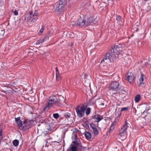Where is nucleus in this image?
<instances>
[{
	"instance_id": "f257e3e1",
	"label": "nucleus",
	"mask_w": 151,
	"mask_h": 151,
	"mask_svg": "<svg viewBox=\"0 0 151 151\" xmlns=\"http://www.w3.org/2000/svg\"><path fill=\"white\" fill-rule=\"evenodd\" d=\"M122 48L117 45L112 47L111 49L106 54L101 60V63L103 62L107 63L109 61L113 62L117 58H122L123 53L121 50Z\"/></svg>"
},
{
	"instance_id": "f03ea898",
	"label": "nucleus",
	"mask_w": 151,
	"mask_h": 151,
	"mask_svg": "<svg viewBox=\"0 0 151 151\" xmlns=\"http://www.w3.org/2000/svg\"><path fill=\"white\" fill-rule=\"evenodd\" d=\"M72 137L76 140L72 142L69 148L67 149V151H77V150L84 151L86 149V147L82 146L80 140L76 139L77 137V133L73 132Z\"/></svg>"
},
{
	"instance_id": "7ed1b4c3",
	"label": "nucleus",
	"mask_w": 151,
	"mask_h": 151,
	"mask_svg": "<svg viewBox=\"0 0 151 151\" xmlns=\"http://www.w3.org/2000/svg\"><path fill=\"white\" fill-rule=\"evenodd\" d=\"M95 19L92 17L89 18L86 20L79 19L77 22V25L79 27H86L89 25L94 23Z\"/></svg>"
},
{
	"instance_id": "20e7f679",
	"label": "nucleus",
	"mask_w": 151,
	"mask_h": 151,
	"mask_svg": "<svg viewBox=\"0 0 151 151\" xmlns=\"http://www.w3.org/2000/svg\"><path fill=\"white\" fill-rule=\"evenodd\" d=\"M39 15L36 10L30 11L27 14L25 20L28 22H35L38 19Z\"/></svg>"
},
{
	"instance_id": "39448f33",
	"label": "nucleus",
	"mask_w": 151,
	"mask_h": 151,
	"mask_svg": "<svg viewBox=\"0 0 151 151\" xmlns=\"http://www.w3.org/2000/svg\"><path fill=\"white\" fill-rule=\"evenodd\" d=\"M65 6L63 0H58L54 4L53 9L56 12L61 13L64 11Z\"/></svg>"
},
{
	"instance_id": "423d86ee",
	"label": "nucleus",
	"mask_w": 151,
	"mask_h": 151,
	"mask_svg": "<svg viewBox=\"0 0 151 151\" xmlns=\"http://www.w3.org/2000/svg\"><path fill=\"white\" fill-rule=\"evenodd\" d=\"M87 107V106L84 104L77 106L75 109L77 116L79 117L84 116Z\"/></svg>"
},
{
	"instance_id": "0eeeda50",
	"label": "nucleus",
	"mask_w": 151,
	"mask_h": 151,
	"mask_svg": "<svg viewBox=\"0 0 151 151\" xmlns=\"http://www.w3.org/2000/svg\"><path fill=\"white\" fill-rule=\"evenodd\" d=\"M60 102V100L55 96L50 97L48 104L46 108L49 109V107L52 106L54 105L58 104Z\"/></svg>"
},
{
	"instance_id": "6e6552de",
	"label": "nucleus",
	"mask_w": 151,
	"mask_h": 151,
	"mask_svg": "<svg viewBox=\"0 0 151 151\" xmlns=\"http://www.w3.org/2000/svg\"><path fill=\"white\" fill-rule=\"evenodd\" d=\"M33 120L25 119L23 122L22 130H26L31 128L33 126Z\"/></svg>"
},
{
	"instance_id": "1a4fd4ad",
	"label": "nucleus",
	"mask_w": 151,
	"mask_h": 151,
	"mask_svg": "<svg viewBox=\"0 0 151 151\" xmlns=\"http://www.w3.org/2000/svg\"><path fill=\"white\" fill-rule=\"evenodd\" d=\"M129 124V123L126 120L122 127L119 130V136L122 137H126L127 134V129Z\"/></svg>"
},
{
	"instance_id": "9d476101",
	"label": "nucleus",
	"mask_w": 151,
	"mask_h": 151,
	"mask_svg": "<svg viewBox=\"0 0 151 151\" xmlns=\"http://www.w3.org/2000/svg\"><path fill=\"white\" fill-rule=\"evenodd\" d=\"M119 83L116 81H113L111 83L110 87V89L112 90L120 92V87Z\"/></svg>"
},
{
	"instance_id": "9b49d317",
	"label": "nucleus",
	"mask_w": 151,
	"mask_h": 151,
	"mask_svg": "<svg viewBox=\"0 0 151 151\" xmlns=\"http://www.w3.org/2000/svg\"><path fill=\"white\" fill-rule=\"evenodd\" d=\"M126 79L131 83L134 79V76L132 73H128L126 75Z\"/></svg>"
},
{
	"instance_id": "f8f14e48",
	"label": "nucleus",
	"mask_w": 151,
	"mask_h": 151,
	"mask_svg": "<svg viewBox=\"0 0 151 151\" xmlns=\"http://www.w3.org/2000/svg\"><path fill=\"white\" fill-rule=\"evenodd\" d=\"M90 125L91 129L93 130L94 135H97L99 134V132L96 128V125L93 123H91Z\"/></svg>"
},
{
	"instance_id": "ddd939ff",
	"label": "nucleus",
	"mask_w": 151,
	"mask_h": 151,
	"mask_svg": "<svg viewBox=\"0 0 151 151\" xmlns=\"http://www.w3.org/2000/svg\"><path fill=\"white\" fill-rule=\"evenodd\" d=\"M92 118L95 122H99L103 119V117L99 114H96L92 116Z\"/></svg>"
},
{
	"instance_id": "4468645a",
	"label": "nucleus",
	"mask_w": 151,
	"mask_h": 151,
	"mask_svg": "<svg viewBox=\"0 0 151 151\" xmlns=\"http://www.w3.org/2000/svg\"><path fill=\"white\" fill-rule=\"evenodd\" d=\"M145 76L144 75H143L142 74V73L141 75L140 76V78L139 80L140 82L139 85V86H143L144 84V83H143L144 78H145Z\"/></svg>"
},
{
	"instance_id": "2eb2a0df",
	"label": "nucleus",
	"mask_w": 151,
	"mask_h": 151,
	"mask_svg": "<svg viewBox=\"0 0 151 151\" xmlns=\"http://www.w3.org/2000/svg\"><path fill=\"white\" fill-rule=\"evenodd\" d=\"M116 20H117V23L120 25H122L123 24V19H121V17L120 16H117L116 18Z\"/></svg>"
},
{
	"instance_id": "dca6fc26",
	"label": "nucleus",
	"mask_w": 151,
	"mask_h": 151,
	"mask_svg": "<svg viewBox=\"0 0 151 151\" xmlns=\"http://www.w3.org/2000/svg\"><path fill=\"white\" fill-rule=\"evenodd\" d=\"M143 8L146 11H149L150 10V5L148 4V3L145 2L143 5Z\"/></svg>"
},
{
	"instance_id": "f3484780",
	"label": "nucleus",
	"mask_w": 151,
	"mask_h": 151,
	"mask_svg": "<svg viewBox=\"0 0 151 151\" xmlns=\"http://www.w3.org/2000/svg\"><path fill=\"white\" fill-rule=\"evenodd\" d=\"M85 136L86 139H90L91 138V134L87 131L85 132Z\"/></svg>"
},
{
	"instance_id": "a211bd4d",
	"label": "nucleus",
	"mask_w": 151,
	"mask_h": 151,
	"mask_svg": "<svg viewBox=\"0 0 151 151\" xmlns=\"http://www.w3.org/2000/svg\"><path fill=\"white\" fill-rule=\"evenodd\" d=\"M141 99L140 95L139 94L137 95L134 98V101L136 103L138 102Z\"/></svg>"
},
{
	"instance_id": "6ab92c4d",
	"label": "nucleus",
	"mask_w": 151,
	"mask_h": 151,
	"mask_svg": "<svg viewBox=\"0 0 151 151\" xmlns=\"http://www.w3.org/2000/svg\"><path fill=\"white\" fill-rule=\"evenodd\" d=\"M16 123L19 129H22L23 123H22V122L21 120H20L19 121L17 122Z\"/></svg>"
},
{
	"instance_id": "aec40b11",
	"label": "nucleus",
	"mask_w": 151,
	"mask_h": 151,
	"mask_svg": "<svg viewBox=\"0 0 151 151\" xmlns=\"http://www.w3.org/2000/svg\"><path fill=\"white\" fill-rule=\"evenodd\" d=\"M44 41V39L42 37H41L36 42V44L37 45H39Z\"/></svg>"
},
{
	"instance_id": "412c9836",
	"label": "nucleus",
	"mask_w": 151,
	"mask_h": 151,
	"mask_svg": "<svg viewBox=\"0 0 151 151\" xmlns=\"http://www.w3.org/2000/svg\"><path fill=\"white\" fill-rule=\"evenodd\" d=\"M86 113V115H88L89 114L91 111V109L90 107H87L85 110Z\"/></svg>"
},
{
	"instance_id": "4be33fe9",
	"label": "nucleus",
	"mask_w": 151,
	"mask_h": 151,
	"mask_svg": "<svg viewBox=\"0 0 151 151\" xmlns=\"http://www.w3.org/2000/svg\"><path fill=\"white\" fill-rule=\"evenodd\" d=\"M13 144L16 147L19 144V141L18 140L15 139L13 141Z\"/></svg>"
},
{
	"instance_id": "5701e85b",
	"label": "nucleus",
	"mask_w": 151,
	"mask_h": 151,
	"mask_svg": "<svg viewBox=\"0 0 151 151\" xmlns=\"http://www.w3.org/2000/svg\"><path fill=\"white\" fill-rule=\"evenodd\" d=\"M53 117L55 119H57L59 117V114L58 113H54L53 114Z\"/></svg>"
},
{
	"instance_id": "b1692460",
	"label": "nucleus",
	"mask_w": 151,
	"mask_h": 151,
	"mask_svg": "<svg viewBox=\"0 0 151 151\" xmlns=\"http://www.w3.org/2000/svg\"><path fill=\"white\" fill-rule=\"evenodd\" d=\"M115 126V124L114 123H112L111 124V127L109 130V132H110L111 131H112L114 129V127Z\"/></svg>"
},
{
	"instance_id": "393cba45",
	"label": "nucleus",
	"mask_w": 151,
	"mask_h": 151,
	"mask_svg": "<svg viewBox=\"0 0 151 151\" xmlns=\"http://www.w3.org/2000/svg\"><path fill=\"white\" fill-rule=\"evenodd\" d=\"M70 116V114L68 112H66L64 114V116L66 118H69Z\"/></svg>"
},
{
	"instance_id": "a878e982",
	"label": "nucleus",
	"mask_w": 151,
	"mask_h": 151,
	"mask_svg": "<svg viewBox=\"0 0 151 151\" xmlns=\"http://www.w3.org/2000/svg\"><path fill=\"white\" fill-rule=\"evenodd\" d=\"M56 78L57 80H58L60 77V75L59 72H56Z\"/></svg>"
},
{
	"instance_id": "bb28decb",
	"label": "nucleus",
	"mask_w": 151,
	"mask_h": 151,
	"mask_svg": "<svg viewBox=\"0 0 151 151\" xmlns=\"http://www.w3.org/2000/svg\"><path fill=\"white\" fill-rule=\"evenodd\" d=\"M3 136L2 135V132L0 130V141L2 139Z\"/></svg>"
},
{
	"instance_id": "cd10ccee",
	"label": "nucleus",
	"mask_w": 151,
	"mask_h": 151,
	"mask_svg": "<svg viewBox=\"0 0 151 151\" xmlns=\"http://www.w3.org/2000/svg\"><path fill=\"white\" fill-rule=\"evenodd\" d=\"M128 109V108L127 107L122 108L121 110V111H126Z\"/></svg>"
},
{
	"instance_id": "c85d7f7f",
	"label": "nucleus",
	"mask_w": 151,
	"mask_h": 151,
	"mask_svg": "<svg viewBox=\"0 0 151 151\" xmlns=\"http://www.w3.org/2000/svg\"><path fill=\"white\" fill-rule=\"evenodd\" d=\"M15 121L16 122L17 121H19L20 120V117H18L17 118H15Z\"/></svg>"
},
{
	"instance_id": "c756f323",
	"label": "nucleus",
	"mask_w": 151,
	"mask_h": 151,
	"mask_svg": "<svg viewBox=\"0 0 151 151\" xmlns=\"http://www.w3.org/2000/svg\"><path fill=\"white\" fill-rule=\"evenodd\" d=\"M73 132H76V133H77L79 131L78 129L76 128H75L73 129Z\"/></svg>"
},
{
	"instance_id": "7c9ffc66",
	"label": "nucleus",
	"mask_w": 151,
	"mask_h": 151,
	"mask_svg": "<svg viewBox=\"0 0 151 151\" xmlns=\"http://www.w3.org/2000/svg\"><path fill=\"white\" fill-rule=\"evenodd\" d=\"M14 14L15 15H18V12L17 10H15L14 12Z\"/></svg>"
},
{
	"instance_id": "2f4dec72",
	"label": "nucleus",
	"mask_w": 151,
	"mask_h": 151,
	"mask_svg": "<svg viewBox=\"0 0 151 151\" xmlns=\"http://www.w3.org/2000/svg\"><path fill=\"white\" fill-rule=\"evenodd\" d=\"M44 30V28L43 27L40 30V32L41 33H42L43 32Z\"/></svg>"
},
{
	"instance_id": "473e14b6",
	"label": "nucleus",
	"mask_w": 151,
	"mask_h": 151,
	"mask_svg": "<svg viewBox=\"0 0 151 151\" xmlns=\"http://www.w3.org/2000/svg\"><path fill=\"white\" fill-rule=\"evenodd\" d=\"M56 72H59L58 70V68L57 67H56Z\"/></svg>"
},
{
	"instance_id": "72a5a7b5",
	"label": "nucleus",
	"mask_w": 151,
	"mask_h": 151,
	"mask_svg": "<svg viewBox=\"0 0 151 151\" xmlns=\"http://www.w3.org/2000/svg\"><path fill=\"white\" fill-rule=\"evenodd\" d=\"M104 103H102L101 104H99V105H101L102 106H104Z\"/></svg>"
},
{
	"instance_id": "f704fd0d",
	"label": "nucleus",
	"mask_w": 151,
	"mask_h": 151,
	"mask_svg": "<svg viewBox=\"0 0 151 151\" xmlns=\"http://www.w3.org/2000/svg\"><path fill=\"white\" fill-rule=\"evenodd\" d=\"M136 29H137V30H138V28H136Z\"/></svg>"
},
{
	"instance_id": "c9c22d12",
	"label": "nucleus",
	"mask_w": 151,
	"mask_h": 151,
	"mask_svg": "<svg viewBox=\"0 0 151 151\" xmlns=\"http://www.w3.org/2000/svg\"><path fill=\"white\" fill-rule=\"evenodd\" d=\"M121 115V114L120 113V115Z\"/></svg>"
}]
</instances>
